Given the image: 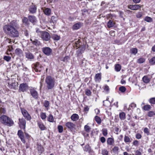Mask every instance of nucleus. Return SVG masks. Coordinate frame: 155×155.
<instances>
[{
  "label": "nucleus",
  "mask_w": 155,
  "mask_h": 155,
  "mask_svg": "<svg viewBox=\"0 0 155 155\" xmlns=\"http://www.w3.org/2000/svg\"><path fill=\"white\" fill-rule=\"evenodd\" d=\"M25 56L26 58L30 60L34 58L33 54L30 52H25Z\"/></svg>",
  "instance_id": "16"
},
{
  "label": "nucleus",
  "mask_w": 155,
  "mask_h": 155,
  "mask_svg": "<svg viewBox=\"0 0 155 155\" xmlns=\"http://www.w3.org/2000/svg\"><path fill=\"white\" fill-rule=\"evenodd\" d=\"M84 151L86 152L89 151V146L87 145H86L84 147Z\"/></svg>",
  "instance_id": "60"
},
{
  "label": "nucleus",
  "mask_w": 155,
  "mask_h": 155,
  "mask_svg": "<svg viewBox=\"0 0 155 155\" xmlns=\"http://www.w3.org/2000/svg\"><path fill=\"white\" fill-rule=\"evenodd\" d=\"M37 146V149L38 150V153L39 155H41L44 151V148L41 145L38 144Z\"/></svg>",
  "instance_id": "17"
},
{
  "label": "nucleus",
  "mask_w": 155,
  "mask_h": 155,
  "mask_svg": "<svg viewBox=\"0 0 155 155\" xmlns=\"http://www.w3.org/2000/svg\"><path fill=\"white\" fill-rule=\"evenodd\" d=\"M85 94L88 96L91 95V92L89 89L87 88L85 90Z\"/></svg>",
  "instance_id": "41"
},
{
  "label": "nucleus",
  "mask_w": 155,
  "mask_h": 155,
  "mask_svg": "<svg viewBox=\"0 0 155 155\" xmlns=\"http://www.w3.org/2000/svg\"><path fill=\"white\" fill-rule=\"evenodd\" d=\"M121 68V66L120 65L117 64L115 65V69L117 72H118L120 71Z\"/></svg>",
  "instance_id": "34"
},
{
  "label": "nucleus",
  "mask_w": 155,
  "mask_h": 155,
  "mask_svg": "<svg viewBox=\"0 0 155 155\" xmlns=\"http://www.w3.org/2000/svg\"><path fill=\"white\" fill-rule=\"evenodd\" d=\"M130 52L131 54L135 55L137 52V50L136 48H133L130 49Z\"/></svg>",
  "instance_id": "35"
},
{
  "label": "nucleus",
  "mask_w": 155,
  "mask_h": 155,
  "mask_svg": "<svg viewBox=\"0 0 155 155\" xmlns=\"http://www.w3.org/2000/svg\"><path fill=\"white\" fill-rule=\"evenodd\" d=\"M136 137L137 139H140L141 137V135L140 134H137L136 135Z\"/></svg>",
  "instance_id": "63"
},
{
  "label": "nucleus",
  "mask_w": 155,
  "mask_h": 155,
  "mask_svg": "<svg viewBox=\"0 0 155 155\" xmlns=\"http://www.w3.org/2000/svg\"><path fill=\"white\" fill-rule=\"evenodd\" d=\"M119 117L121 120H123L125 119V114L124 112H121L119 114Z\"/></svg>",
  "instance_id": "33"
},
{
  "label": "nucleus",
  "mask_w": 155,
  "mask_h": 155,
  "mask_svg": "<svg viewBox=\"0 0 155 155\" xmlns=\"http://www.w3.org/2000/svg\"><path fill=\"white\" fill-rule=\"evenodd\" d=\"M51 38L54 40L58 41L60 39V37L59 36L56 34H54L52 35Z\"/></svg>",
  "instance_id": "31"
},
{
  "label": "nucleus",
  "mask_w": 155,
  "mask_h": 155,
  "mask_svg": "<svg viewBox=\"0 0 155 155\" xmlns=\"http://www.w3.org/2000/svg\"><path fill=\"white\" fill-rule=\"evenodd\" d=\"M100 141L102 143H104L106 141L105 138L104 137H101L100 138Z\"/></svg>",
  "instance_id": "64"
},
{
  "label": "nucleus",
  "mask_w": 155,
  "mask_h": 155,
  "mask_svg": "<svg viewBox=\"0 0 155 155\" xmlns=\"http://www.w3.org/2000/svg\"><path fill=\"white\" fill-rule=\"evenodd\" d=\"M95 121L98 124H100L101 123V119L100 118L97 116H96L95 117Z\"/></svg>",
  "instance_id": "37"
},
{
  "label": "nucleus",
  "mask_w": 155,
  "mask_h": 155,
  "mask_svg": "<svg viewBox=\"0 0 155 155\" xmlns=\"http://www.w3.org/2000/svg\"><path fill=\"white\" fill-rule=\"evenodd\" d=\"M101 153L103 155H108V152L106 149H104L102 150Z\"/></svg>",
  "instance_id": "50"
},
{
  "label": "nucleus",
  "mask_w": 155,
  "mask_h": 155,
  "mask_svg": "<svg viewBox=\"0 0 155 155\" xmlns=\"http://www.w3.org/2000/svg\"><path fill=\"white\" fill-rule=\"evenodd\" d=\"M65 126L71 130L75 129L76 127L75 124L70 122L66 123Z\"/></svg>",
  "instance_id": "13"
},
{
  "label": "nucleus",
  "mask_w": 155,
  "mask_h": 155,
  "mask_svg": "<svg viewBox=\"0 0 155 155\" xmlns=\"http://www.w3.org/2000/svg\"><path fill=\"white\" fill-rule=\"evenodd\" d=\"M79 118L78 115L76 114H73L71 117V119L73 121H76Z\"/></svg>",
  "instance_id": "25"
},
{
  "label": "nucleus",
  "mask_w": 155,
  "mask_h": 155,
  "mask_svg": "<svg viewBox=\"0 0 155 155\" xmlns=\"http://www.w3.org/2000/svg\"><path fill=\"white\" fill-rule=\"evenodd\" d=\"M4 59L8 62L11 60V57L9 56H5L4 57Z\"/></svg>",
  "instance_id": "54"
},
{
  "label": "nucleus",
  "mask_w": 155,
  "mask_h": 155,
  "mask_svg": "<svg viewBox=\"0 0 155 155\" xmlns=\"http://www.w3.org/2000/svg\"><path fill=\"white\" fill-rule=\"evenodd\" d=\"M143 131L145 134H146L147 135H149L150 133L148 128L146 127L144 128Z\"/></svg>",
  "instance_id": "49"
},
{
  "label": "nucleus",
  "mask_w": 155,
  "mask_h": 155,
  "mask_svg": "<svg viewBox=\"0 0 155 155\" xmlns=\"http://www.w3.org/2000/svg\"><path fill=\"white\" fill-rule=\"evenodd\" d=\"M37 10V7L35 5L32 3V5H31L28 8V10L30 13L32 14H34L36 13Z\"/></svg>",
  "instance_id": "15"
},
{
  "label": "nucleus",
  "mask_w": 155,
  "mask_h": 155,
  "mask_svg": "<svg viewBox=\"0 0 155 155\" xmlns=\"http://www.w3.org/2000/svg\"><path fill=\"white\" fill-rule=\"evenodd\" d=\"M142 16V14L141 12H139L136 15L137 18H140Z\"/></svg>",
  "instance_id": "59"
},
{
  "label": "nucleus",
  "mask_w": 155,
  "mask_h": 155,
  "mask_svg": "<svg viewBox=\"0 0 155 155\" xmlns=\"http://www.w3.org/2000/svg\"><path fill=\"white\" fill-rule=\"evenodd\" d=\"M8 84L9 88L12 89H15L16 86L17 85L18 83L17 82H15L14 79H11L8 80Z\"/></svg>",
  "instance_id": "5"
},
{
  "label": "nucleus",
  "mask_w": 155,
  "mask_h": 155,
  "mask_svg": "<svg viewBox=\"0 0 155 155\" xmlns=\"http://www.w3.org/2000/svg\"><path fill=\"white\" fill-rule=\"evenodd\" d=\"M155 115V113L153 111H150L147 113V116L149 117H152Z\"/></svg>",
  "instance_id": "42"
},
{
  "label": "nucleus",
  "mask_w": 155,
  "mask_h": 155,
  "mask_svg": "<svg viewBox=\"0 0 155 155\" xmlns=\"http://www.w3.org/2000/svg\"><path fill=\"white\" fill-rule=\"evenodd\" d=\"M133 144L135 146H137L138 145L139 142L137 140H135L133 142Z\"/></svg>",
  "instance_id": "62"
},
{
  "label": "nucleus",
  "mask_w": 155,
  "mask_h": 155,
  "mask_svg": "<svg viewBox=\"0 0 155 155\" xmlns=\"http://www.w3.org/2000/svg\"><path fill=\"white\" fill-rule=\"evenodd\" d=\"M145 60L144 58H140L137 61V62L139 63H142L145 61Z\"/></svg>",
  "instance_id": "51"
},
{
  "label": "nucleus",
  "mask_w": 155,
  "mask_h": 155,
  "mask_svg": "<svg viewBox=\"0 0 155 155\" xmlns=\"http://www.w3.org/2000/svg\"><path fill=\"white\" fill-rule=\"evenodd\" d=\"M37 124L38 126L41 130H45L47 129L46 127L42 122H38Z\"/></svg>",
  "instance_id": "19"
},
{
  "label": "nucleus",
  "mask_w": 155,
  "mask_h": 155,
  "mask_svg": "<svg viewBox=\"0 0 155 155\" xmlns=\"http://www.w3.org/2000/svg\"><path fill=\"white\" fill-rule=\"evenodd\" d=\"M19 28L18 22L16 21L13 20L9 24L4 26L3 29L6 34L12 37H18L19 36V33L17 29Z\"/></svg>",
  "instance_id": "1"
},
{
  "label": "nucleus",
  "mask_w": 155,
  "mask_h": 155,
  "mask_svg": "<svg viewBox=\"0 0 155 155\" xmlns=\"http://www.w3.org/2000/svg\"><path fill=\"white\" fill-rule=\"evenodd\" d=\"M40 117L43 120H45L46 117V115L45 113H41L40 114Z\"/></svg>",
  "instance_id": "43"
},
{
  "label": "nucleus",
  "mask_w": 155,
  "mask_h": 155,
  "mask_svg": "<svg viewBox=\"0 0 155 155\" xmlns=\"http://www.w3.org/2000/svg\"><path fill=\"white\" fill-rule=\"evenodd\" d=\"M104 91L106 92V93H108L109 90V87L107 85H106L104 87Z\"/></svg>",
  "instance_id": "55"
},
{
  "label": "nucleus",
  "mask_w": 155,
  "mask_h": 155,
  "mask_svg": "<svg viewBox=\"0 0 155 155\" xmlns=\"http://www.w3.org/2000/svg\"><path fill=\"white\" fill-rule=\"evenodd\" d=\"M102 134L104 136H106L107 134V130L106 128L102 129Z\"/></svg>",
  "instance_id": "53"
},
{
  "label": "nucleus",
  "mask_w": 155,
  "mask_h": 155,
  "mask_svg": "<svg viewBox=\"0 0 155 155\" xmlns=\"http://www.w3.org/2000/svg\"><path fill=\"white\" fill-rule=\"evenodd\" d=\"M119 90L121 92H124L126 90V88L122 86L119 87Z\"/></svg>",
  "instance_id": "46"
},
{
  "label": "nucleus",
  "mask_w": 155,
  "mask_h": 155,
  "mask_svg": "<svg viewBox=\"0 0 155 155\" xmlns=\"http://www.w3.org/2000/svg\"><path fill=\"white\" fill-rule=\"evenodd\" d=\"M48 120L51 122H53L54 121V118L53 116L51 114H50L48 117Z\"/></svg>",
  "instance_id": "36"
},
{
  "label": "nucleus",
  "mask_w": 155,
  "mask_h": 155,
  "mask_svg": "<svg viewBox=\"0 0 155 155\" xmlns=\"http://www.w3.org/2000/svg\"><path fill=\"white\" fill-rule=\"evenodd\" d=\"M30 92L33 98L35 99L38 98V94L37 91L35 88H31L30 89Z\"/></svg>",
  "instance_id": "9"
},
{
  "label": "nucleus",
  "mask_w": 155,
  "mask_h": 155,
  "mask_svg": "<svg viewBox=\"0 0 155 155\" xmlns=\"http://www.w3.org/2000/svg\"><path fill=\"white\" fill-rule=\"evenodd\" d=\"M82 25V23L78 22L74 25L73 26L72 28L74 30H77L80 28Z\"/></svg>",
  "instance_id": "22"
},
{
  "label": "nucleus",
  "mask_w": 155,
  "mask_h": 155,
  "mask_svg": "<svg viewBox=\"0 0 155 155\" xmlns=\"http://www.w3.org/2000/svg\"><path fill=\"white\" fill-rule=\"evenodd\" d=\"M28 19L29 21L32 23L36 22L37 21L36 17L34 16L29 15L28 16Z\"/></svg>",
  "instance_id": "23"
},
{
  "label": "nucleus",
  "mask_w": 155,
  "mask_h": 155,
  "mask_svg": "<svg viewBox=\"0 0 155 155\" xmlns=\"http://www.w3.org/2000/svg\"><path fill=\"white\" fill-rule=\"evenodd\" d=\"M150 78L147 75H145L142 78L143 82L146 84L150 82Z\"/></svg>",
  "instance_id": "20"
},
{
  "label": "nucleus",
  "mask_w": 155,
  "mask_h": 155,
  "mask_svg": "<svg viewBox=\"0 0 155 155\" xmlns=\"http://www.w3.org/2000/svg\"><path fill=\"white\" fill-rule=\"evenodd\" d=\"M44 13L47 15H49L51 14V10L50 9L47 8L43 10Z\"/></svg>",
  "instance_id": "28"
},
{
  "label": "nucleus",
  "mask_w": 155,
  "mask_h": 155,
  "mask_svg": "<svg viewBox=\"0 0 155 155\" xmlns=\"http://www.w3.org/2000/svg\"><path fill=\"white\" fill-rule=\"evenodd\" d=\"M57 18L54 16H53L51 17V20L53 23L56 21Z\"/></svg>",
  "instance_id": "61"
},
{
  "label": "nucleus",
  "mask_w": 155,
  "mask_h": 155,
  "mask_svg": "<svg viewBox=\"0 0 155 155\" xmlns=\"http://www.w3.org/2000/svg\"><path fill=\"white\" fill-rule=\"evenodd\" d=\"M58 129L59 132L60 133H62L63 131V127L61 125H59L58 126Z\"/></svg>",
  "instance_id": "48"
},
{
  "label": "nucleus",
  "mask_w": 155,
  "mask_h": 155,
  "mask_svg": "<svg viewBox=\"0 0 155 155\" xmlns=\"http://www.w3.org/2000/svg\"><path fill=\"white\" fill-rule=\"evenodd\" d=\"M0 122L3 124L8 126H12L14 124L13 120L5 115H2L0 117Z\"/></svg>",
  "instance_id": "2"
},
{
  "label": "nucleus",
  "mask_w": 155,
  "mask_h": 155,
  "mask_svg": "<svg viewBox=\"0 0 155 155\" xmlns=\"http://www.w3.org/2000/svg\"><path fill=\"white\" fill-rule=\"evenodd\" d=\"M30 36V40L33 45L36 46H38L40 45V42L37 39H35V34L32 33Z\"/></svg>",
  "instance_id": "6"
},
{
  "label": "nucleus",
  "mask_w": 155,
  "mask_h": 155,
  "mask_svg": "<svg viewBox=\"0 0 155 155\" xmlns=\"http://www.w3.org/2000/svg\"><path fill=\"white\" fill-rule=\"evenodd\" d=\"M124 140L125 143H129L131 142L132 139L128 136L125 135Z\"/></svg>",
  "instance_id": "26"
},
{
  "label": "nucleus",
  "mask_w": 155,
  "mask_h": 155,
  "mask_svg": "<svg viewBox=\"0 0 155 155\" xmlns=\"http://www.w3.org/2000/svg\"><path fill=\"white\" fill-rule=\"evenodd\" d=\"M21 110L22 114L26 119L28 120H30L31 119V117L30 115L26 110L24 109L21 108Z\"/></svg>",
  "instance_id": "8"
},
{
  "label": "nucleus",
  "mask_w": 155,
  "mask_h": 155,
  "mask_svg": "<svg viewBox=\"0 0 155 155\" xmlns=\"http://www.w3.org/2000/svg\"><path fill=\"white\" fill-rule=\"evenodd\" d=\"M149 102L152 104H155V97H152L150 99Z\"/></svg>",
  "instance_id": "45"
},
{
  "label": "nucleus",
  "mask_w": 155,
  "mask_h": 155,
  "mask_svg": "<svg viewBox=\"0 0 155 155\" xmlns=\"http://www.w3.org/2000/svg\"><path fill=\"white\" fill-rule=\"evenodd\" d=\"M84 129L87 133H88L90 132L91 128L89 126L85 125L84 127Z\"/></svg>",
  "instance_id": "40"
},
{
  "label": "nucleus",
  "mask_w": 155,
  "mask_h": 155,
  "mask_svg": "<svg viewBox=\"0 0 155 155\" xmlns=\"http://www.w3.org/2000/svg\"><path fill=\"white\" fill-rule=\"evenodd\" d=\"M141 6L140 5H130L128 6V8L131 10H136L140 9Z\"/></svg>",
  "instance_id": "14"
},
{
  "label": "nucleus",
  "mask_w": 155,
  "mask_h": 155,
  "mask_svg": "<svg viewBox=\"0 0 155 155\" xmlns=\"http://www.w3.org/2000/svg\"><path fill=\"white\" fill-rule=\"evenodd\" d=\"M134 152V155H141V153L138 150L135 151Z\"/></svg>",
  "instance_id": "58"
},
{
  "label": "nucleus",
  "mask_w": 155,
  "mask_h": 155,
  "mask_svg": "<svg viewBox=\"0 0 155 155\" xmlns=\"http://www.w3.org/2000/svg\"><path fill=\"white\" fill-rule=\"evenodd\" d=\"M3 103L0 101V115L2 114L5 113L6 111L4 108H2L3 107Z\"/></svg>",
  "instance_id": "21"
},
{
  "label": "nucleus",
  "mask_w": 155,
  "mask_h": 155,
  "mask_svg": "<svg viewBox=\"0 0 155 155\" xmlns=\"http://www.w3.org/2000/svg\"><path fill=\"white\" fill-rule=\"evenodd\" d=\"M115 24V23L113 21L111 20H109L108 22L107 25V27L108 28H110L113 27Z\"/></svg>",
  "instance_id": "27"
},
{
  "label": "nucleus",
  "mask_w": 155,
  "mask_h": 155,
  "mask_svg": "<svg viewBox=\"0 0 155 155\" xmlns=\"http://www.w3.org/2000/svg\"><path fill=\"white\" fill-rule=\"evenodd\" d=\"M144 21L147 22H151L152 21V18L149 17H146L144 19Z\"/></svg>",
  "instance_id": "44"
},
{
  "label": "nucleus",
  "mask_w": 155,
  "mask_h": 155,
  "mask_svg": "<svg viewBox=\"0 0 155 155\" xmlns=\"http://www.w3.org/2000/svg\"><path fill=\"white\" fill-rule=\"evenodd\" d=\"M101 79V74H97L95 75L94 79L96 82H99Z\"/></svg>",
  "instance_id": "24"
},
{
  "label": "nucleus",
  "mask_w": 155,
  "mask_h": 155,
  "mask_svg": "<svg viewBox=\"0 0 155 155\" xmlns=\"http://www.w3.org/2000/svg\"><path fill=\"white\" fill-rule=\"evenodd\" d=\"M114 142V140L113 138H108L107 140V144L109 145H111Z\"/></svg>",
  "instance_id": "30"
},
{
  "label": "nucleus",
  "mask_w": 155,
  "mask_h": 155,
  "mask_svg": "<svg viewBox=\"0 0 155 155\" xmlns=\"http://www.w3.org/2000/svg\"><path fill=\"white\" fill-rule=\"evenodd\" d=\"M28 19L25 17H24L22 19V21L23 22L26 24H28Z\"/></svg>",
  "instance_id": "56"
},
{
  "label": "nucleus",
  "mask_w": 155,
  "mask_h": 155,
  "mask_svg": "<svg viewBox=\"0 0 155 155\" xmlns=\"http://www.w3.org/2000/svg\"><path fill=\"white\" fill-rule=\"evenodd\" d=\"M119 150V148L117 146H115L112 149V151L113 153L115 154H118Z\"/></svg>",
  "instance_id": "32"
},
{
  "label": "nucleus",
  "mask_w": 155,
  "mask_h": 155,
  "mask_svg": "<svg viewBox=\"0 0 155 155\" xmlns=\"http://www.w3.org/2000/svg\"><path fill=\"white\" fill-rule=\"evenodd\" d=\"M149 62L150 64L153 65L155 63V57L152 58L150 61Z\"/></svg>",
  "instance_id": "47"
},
{
  "label": "nucleus",
  "mask_w": 155,
  "mask_h": 155,
  "mask_svg": "<svg viewBox=\"0 0 155 155\" xmlns=\"http://www.w3.org/2000/svg\"><path fill=\"white\" fill-rule=\"evenodd\" d=\"M18 124L21 129H25V127L26 120L24 118L19 119Z\"/></svg>",
  "instance_id": "11"
},
{
  "label": "nucleus",
  "mask_w": 155,
  "mask_h": 155,
  "mask_svg": "<svg viewBox=\"0 0 155 155\" xmlns=\"http://www.w3.org/2000/svg\"><path fill=\"white\" fill-rule=\"evenodd\" d=\"M40 37L43 40L45 41L49 40L51 38L49 34L46 31L42 32Z\"/></svg>",
  "instance_id": "7"
},
{
  "label": "nucleus",
  "mask_w": 155,
  "mask_h": 155,
  "mask_svg": "<svg viewBox=\"0 0 155 155\" xmlns=\"http://www.w3.org/2000/svg\"><path fill=\"white\" fill-rule=\"evenodd\" d=\"M70 59V57L68 56H67L65 57L63 60V61L64 62H67V61L68 60Z\"/></svg>",
  "instance_id": "57"
},
{
  "label": "nucleus",
  "mask_w": 155,
  "mask_h": 155,
  "mask_svg": "<svg viewBox=\"0 0 155 155\" xmlns=\"http://www.w3.org/2000/svg\"><path fill=\"white\" fill-rule=\"evenodd\" d=\"M32 67L36 72H40L43 69V66L38 62L33 64Z\"/></svg>",
  "instance_id": "4"
},
{
  "label": "nucleus",
  "mask_w": 155,
  "mask_h": 155,
  "mask_svg": "<svg viewBox=\"0 0 155 155\" xmlns=\"http://www.w3.org/2000/svg\"><path fill=\"white\" fill-rule=\"evenodd\" d=\"M45 82L47 85V88L48 90L53 89L55 85V81L54 78L50 76H47Z\"/></svg>",
  "instance_id": "3"
},
{
  "label": "nucleus",
  "mask_w": 155,
  "mask_h": 155,
  "mask_svg": "<svg viewBox=\"0 0 155 155\" xmlns=\"http://www.w3.org/2000/svg\"><path fill=\"white\" fill-rule=\"evenodd\" d=\"M49 105V102L48 101H45L44 103V105L45 107H48Z\"/></svg>",
  "instance_id": "52"
},
{
  "label": "nucleus",
  "mask_w": 155,
  "mask_h": 155,
  "mask_svg": "<svg viewBox=\"0 0 155 155\" xmlns=\"http://www.w3.org/2000/svg\"><path fill=\"white\" fill-rule=\"evenodd\" d=\"M108 99H107L106 100L104 101H103V105L106 107H108L110 104V103L109 101H108Z\"/></svg>",
  "instance_id": "38"
},
{
  "label": "nucleus",
  "mask_w": 155,
  "mask_h": 155,
  "mask_svg": "<svg viewBox=\"0 0 155 155\" xmlns=\"http://www.w3.org/2000/svg\"><path fill=\"white\" fill-rule=\"evenodd\" d=\"M43 52L47 56L50 55L52 52V50L49 47H45L42 49Z\"/></svg>",
  "instance_id": "10"
},
{
  "label": "nucleus",
  "mask_w": 155,
  "mask_h": 155,
  "mask_svg": "<svg viewBox=\"0 0 155 155\" xmlns=\"http://www.w3.org/2000/svg\"><path fill=\"white\" fill-rule=\"evenodd\" d=\"M151 106L149 105H146L144 106L143 109L146 111L149 110L151 108Z\"/></svg>",
  "instance_id": "39"
},
{
  "label": "nucleus",
  "mask_w": 155,
  "mask_h": 155,
  "mask_svg": "<svg viewBox=\"0 0 155 155\" xmlns=\"http://www.w3.org/2000/svg\"><path fill=\"white\" fill-rule=\"evenodd\" d=\"M18 134L22 141L25 143V141L24 138L23 132L21 130H19L18 131Z\"/></svg>",
  "instance_id": "18"
},
{
  "label": "nucleus",
  "mask_w": 155,
  "mask_h": 155,
  "mask_svg": "<svg viewBox=\"0 0 155 155\" xmlns=\"http://www.w3.org/2000/svg\"><path fill=\"white\" fill-rule=\"evenodd\" d=\"M28 86L26 83H22L20 84L19 87V91L23 92L25 91L28 89Z\"/></svg>",
  "instance_id": "12"
},
{
  "label": "nucleus",
  "mask_w": 155,
  "mask_h": 155,
  "mask_svg": "<svg viewBox=\"0 0 155 155\" xmlns=\"http://www.w3.org/2000/svg\"><path fill=\"white\" fill-rule=\"evenodd\" d=\"M15 53L16 54L18 55L19 56H21L22 55V51L19 48H17L15 50Z\"/></svg>",
  "instance_id": "29"
}]
</instances>
